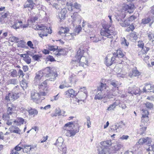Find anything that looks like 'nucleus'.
I'll use <instances>...</instances> for the list:
<instances>
[{
    "mask_svg": "<svg viewBox=\"0 0 154 154\" xmlns=\"http://www.w3.org/2000/svg\"><path fill=\"white\" fill-rule=\"evenodd\" d=\"M45 75V77H49V78L40 84L39 86V88L41 91L42 90H47V81L49 80L51 81H54L57 76V72L54 69H51L50 67H46L44 70Z\"/></svg>",
    "mask_w": 154,
    "mask_h": 154,
    "instance_id": "f257e3e1",
    "label": "nucleus"
},
{
    "mask_svg": "<svg viewBox=\"0 0 154 154\" xmlns=\"http://www.w3.org/2000/svg\"><path fill=\"white\" fill-rule=\"evenodd\" d=\"M74 125L73 122H70L67 123L65 124L63 127L64 130H66V135L67 136L71 137L74 136L76 133L79 131V128L75 130L73 129L72 125Z\"/></svg>",
    "mask_w": 154,
    "mask_h": 154,
    "instance_id": "f03ea898",
    "label": "nucleus"
},
{
    "mask_svg": "<svg viewBox=\"0 0 154 154\" xmlns=\"http://www.w3.org/2000/svg\"><path fill=\"white\" fill-rule=\"evenodd\" d=\"M103 29L101 30L100 34L108 38H113V30L111 25L108 23L104 24L103 25Z\"/></svg>",
    "mask_w": 154,
    "mask_h": 154,
    "instance_id": "7ed1b4c3",
    "label": "nucleus"
},
{
    "mask_svg": "<svg viewBox=\"0 0 154 154\" xmlns=\"http://www.w3.org/2000/svg\"><path fill=\"white\" fill-rule=\"evenodd\" d=\"M35 29L41 31L38 32V34L40 37L41 38H42L43 37L45 36H47L48 34L47 32H48L49 33H52L51 29H50V32L48 27H47L43 24H41L40 25H37L36 26Z\"/></svg>",
    "mask_w": 154,
    "mask_h": 154,
    "instance_id": "20e7f679",
    "label": "nucleus"
},
{
    "mask_svg": "<svg viewBox=\"0 0 154 154\" xmlns=\"http://www.w3.org/2000/svg\"><path fill=\"white\" fill-rule=\"evenodd\" d=\"M54 144L57 146L58 149L62 151V154H66L67 149L64 143V140L63 138L59 137Z\"/></svg>",
    "mask_w": 154,
    "mask_h": 154,
    "instance_id": "39448f33",
    "label": "nucleus"
},
{
    "mask_svg": "<svg viewBox=\"0 0 154 154\" xmlns=\"http://www.w3.org/2000/svg\"><path fill=\"white\" fill-rule=\"evenodd\" d=\"M66 5L68 6V9L70 11L78 13L81 10V5L77 2L72 4V2H68Z\"/></svg>",
    "mask_w": 154,
    "mask_h": 154,
    "instance_id": "423d86ee",
    "label": "nucleus"
},
{
    "mask_svg": "<svg viewBox=\"0 0 154 154\" xmlns=\"http://www.w3.org/2000/svg\"><path fill=\"white\" fill-rule=\"evenodd\" d=\"M72 19V23L73 26L81 22V16L78 14V13L74 12L73 15L71 16Z\"/></svg>",
    "mask_w": 154,
    "mask_h": 154,
    "instance_id": "0eeeda50",
    "label": "nucleus"
},
{
    "mask_svg": "<svg viewBox=\"0 0 154 154\" xmlns=\"http://www.w3.org/2000/svg\"><path fill=\"white\" fill-rule=\"evenodd\" d=\"M19 93H9L5 97V99L8 101H14L18 98L19 97Z\"/></svg>",
    "mask_w": 154,
    "mask_h": 154,
    "instance_id": "6e6552de",
    "label": "nucleus"
},
{
    "mask_svg": "<svg viewBox=\"0 0 154 154\" xmlns=\"http://www.w3.org/2000/svg\"><path fill=\"white\" fill-rule=\"evenodd\" d=\"M36 2V0H26L24 4V8H30L31 10H32L35 5Z\"/></svg>",
    "mask_w": 154,
    "mask_h": 154,
    "instance_id": "1a4fd4ad",
    "label": "nucleus"
},
{
    "mask_svg": "<svg viewBox=\"0 0 154 154\" xmlns=\"http://www.w3.org/2000/svg\"><path fill=\"white\" fill-rule=\"evenodd\" d=\"M140 88L135 86L133 88L129 87L128 89V93L132 95L140 94Z\"/></svg>",
    "mask_w": 154,
    "mask_h": 154,
    "instance_id": "9d476101",
    "label": "nucleus"
},
{
    "mask_svg": "<svg viewBox=\"0 0 154 154\" xmlns=\"http://www.w3.org/2000/svg\"><path fill=\"white\" fill-rule=\"evenodd\" d=\"M84 53V50L79 48V50L77 51L75 56V58L76 59L74 60V61L76 62H81V60L83 56Z\"/></svg>",
    "mask_w": 154,
    "mask_h": 154,
    "instance_id": "9b49d317",
    "label": "nucleus"
},
{
    "mask_svg": "<svg viewBox=\"0 0 154 154\" xmlns=\"http://www.w3.org/2000/svg\"><path fill=\"white\" fill-rule=\"evenodd\" d=\"M116 19L119 22L121 25L123 27H127L130 25V21L128 20H123L119 17H117Z\"/></svg>",
    "mask_w": 154,
    "mask_h": 154,
    "instance_id": "f8f14e48",
    "label": "nucleus"
},
{
    "mask_svg": "<svg viewBox=\"0 0 154 154\" xmlns=\"http://www.w3.org/2000/svg\"><path fill=\"white\" fill-rule=\"evenodd\" d=\"M31 96L34 102H37L40 98V94L35 90L32 91L31 92Z\"/></svg>",
    "mask_w": 154,
    "mask_h": 154,
    "instance_id": "ddd939ff",
    "label": "nucleus"
},
{
    "mask_svg": "<svg viewBox=\"0 0 154 154\" xmlns=\"http://www.w3.org/2000/svg\"><path fill=\"white\" fill-rule=\"evenodd\" d=\"M96 94L94 97L95 100H101L104 98L105 95V93L101 91L96 90Z\"/></svg>",
    "mask_w": 154,
    "mask_h": 154,
    "instance_id": "4468645a",
    "label": "nucleus"
},
{
    "mask_svg": "<svg viewBox=\"0 0 154 154\" xmlns=\"http://www.w3.org/2000/svg\"><path fill=\"white\" fill-rule=\"evenodd\" d=\"M8 107L7 108V111L8 113L11 114L13 115L14 114V110H15L16 106L14 104L10 103L9 105H7Z\"/></svg>",
    "mask_w": 154,
    "mask_h": 154,
    "instance_id": "2eb2a0df",
    "label": "nucleus"
},
{
    "mask_svg": "<svg viewBox=\"0 0 154 154\" xmlns=\"http://www.w3.org/2000/svg\"><path fill=\"white\" fill-rule=\"evenodd\" d=\"M115 57L113 56L111 57L110 60L108 59L107 57H106L105 58V63L107 66H109L112 65L113 63H116L115 60L116 59H115Z\"/></svg>",
    "mask_w": 154,
    "mask_h": 154,
    "instance_id": "dca6fc26",
    "label": "nucleus"
},
{
    "mask_svg": "<svg viewBox=\"0 0 154 154\" xmlns=\"http://www.w3.org/2000/svg\"><path fill=\"white\" fill-rule=\"evenodd\" d=\"M65 93L66 96L67 97H73L74 96H76L77 94V93L75 92L72 89H70L67 91Z\"/></svg>",
    "mask_w": 154,
    "mask_h": 154,
    "instance_id": "f3484780",
    "label": "nucleus"
},
{
    "mask_svg": "<svg viewBox=\"0 0 154 154\" xmlns=\"http://www.w3.org/2000/svg\"><path fill=\"white\" fill-rule=\"evenodd\" d=\"M134 7V6L133 4H130L125 5L124 7V9H125V10L127 11L128 12L131 13L133 11Z\"/></svg>",
    "mask_w": 154,
    "mask_h": 154,
    "instance_id": "a211bd4d",
    "label": "nucleus"
},
{
    "mask_svg": "<svg viewBox=\"0 0 154 154\" xmlns=\"http://www.w3.org/2000/svg\"><path fill=\"white\" fill-rule=\"evenodd\" d=\"M28 112L30 116L33 115V117L37 115L38 111L35 109L32 108L30 107L28 108Z\"/></svg>",
    "mask_w": 154,
    "mask_h": 154,
    "instance_id": "6ab92c4d",
    "label": "nucleus"
},
{
    "mask_svg": "<svg viewBox=\"0 0 154 154\" xmlns=\"http://www.w3.org/2000/svg\"><path fill=\"white\" fill-rule=\"evenodd\" d=\"M113 57H115V59H116L117 57L122 58L125 56V54L119 50L116 51V52L113 53Z\"/></svg>",
    "mask_w": 154,
    "mask_h": 154,
    "instance_id": "aec40b11",
    "label": "nucleus"
},
{
    "mask_svg": "<svg viewBox=\"0 0 154 154\" xmlns=\"http://www.w3.org/2000/svg\"><path fill=\"white\" fill-rule=\"evenodd\" d=\"M87 91L85 90L84 92H82L81 93V95H80V97L81 98L80 100H78L77 101V102L79 103L80 101H82L84 102H85L87 96Z\"/></svg>",
    "mask_w": 154,
    "mask_h": 154,
    "instance_id": "412c9836",
    "label": "nucleus"
},
{
    "mask_svg": "<svg viewBox=\"0 0 154 154\" xmlns=\"http://www.w3.org/2000/svg\"><path fill=\"white\" fill-rule=\"evenodd\" d=\"M66 8H63L61 10L60 12L58 14V17L61 20L64 19L65 17V15L67 13Z\"/></svg>",
    "mask_w": 154,
    "mask_h": 154,
    "instance_id": "4be33fe9",
    "label": "nucleus"
},
{
    "mask_svg": "<svg viewBox=\"0 0 154 154\" xmlns=\"http://www.w3.org/2000/svg\"><path fill=\"white\" fill-rule=\"evenodd\" d=\"M107 86L106 84L101 83L100 85L98 86L97 90L102 91L103 92L106 93Z\"/></svg>",
    "mask_w": 154,
    "mask_h": 154,
    "instance_id": "5701e85b",
    "label": "nucleus"
},
{
    "mask_svg": "<svg viewBox=\"0 0 154 154\" xmlns=\"http://www.w3.org/2000/svg\"><path fill=\"white\" fill-rule=\"evenodd\" d=\"M143 124H141L140 126L142 127L137 131L138 133L140 135H143V134H145V132L146 129V127H143Z\"/></svg>",
    "mask_w": 154,
    "mask_h": 154,
    "instance_id": "b1692460",
    "label": "nucleus"
},
{
    "mask_svg": "<svg viewBox=\"0 0 154 154\" xmlns=\"http://www.w3.org/2000/svg\"><path fill=\"white\" fill-rule=\"evenodd\" d=\"M98 154H106L107 149L106 147H100L98 149Z\"/></svg>",
    "mask_w": 154,
    "mask_h": 154,
    "instance_id": "393cba45",
    "label": "nucleus"
},
{
    "mask_svg": "<svg viewBox=\"0 0 154 154\" xmlns=\"http://www.w3.org/2000/svg\"><path fill=\"white\" fill-rule=\"evenodd\" d=\"M100 144L102 146V147H105L108 146H109L112 144V143L110 140H106L100 143Z\"/></svg>",
    "mask_w": 154,
    "mask_h": 154,
    "instance_id": "a878e982",
    "label": "nucleus"
},
{
    "mask_svg": "<svg viewBox=\"0 0 154 154\" xmlns=\"http://www.w3.org/2000/svg\"><path fill=\"white\" fill-rule=\"evenodd\" d=\"M14 124L15 123V125L18 126L23 124L24 122V119L22 118H19L18 119L17 121L14 120Z\"/></svg>",
    "mask_w": 154,
    "mask_h": 154,
    "instance_id": "bb28decb",
    "label": "nucleus"
},
{
    "mask_svg": "<svg viewBox=\"0 0 154 154\" xmlns=\"http://www.w3.org/2000/svg\"><path fill=\"white\" fill-rule=\"evenodd\" d=\"M90 38L93 42L96 43L100 41V39L99 38L98 35H94L91 36L90 37Z\"/></svg>",
    "mask_w": 154,
    "mask_h": 154,
    "instance_id": "cd10ccee",
    "label": "nucleus"
},
{
    "mask_svg": "<svg viewBox=\"0 0 154 154\" xmlns=\"http://www.w3.org/2000/svg\"><path fill=\"white\" fill-rule=\"evenodd\" d=\"M13 115L11 114H10L8 113V112H6L5 113H4L3 115L2 118L3 120H8V119H11V116H12Z\"/></svg>",
    "mask_w": 154,
    "mask_h": 154,
    "instance_id": "c85d7f7f",
    "label": "nucleus"
},
{
    "mask_svg": "<svg viewBox=\"0 0 154 154\" xmlns=\"http://www.w3.org/2000/svg\"><path fill=\"white\" fill-rule=\"evenodd\" d=\"M120 125L118 124H116L112 126L111 128V129L112 131H116V132H119V128L120 127Z\"/></svg>",
    "mask_w": 154,
    "mask_h": 154,
    "instance_id": "c756f323",
    "label": "nucleus"
},
{
    "mask_svg": "<svg viewBox=\"0 0 154 154\" xmlns=\"http://www.w3.org/2000/svg\"><path fill=\"white\" fill-rule=\"evenodd\" d=\"M69 31V29L68 28H64L63 27H61L60 30L59 32L58 33L59 34L63 36V35H62V34H65L67 33Z\"/></svg>",
    "mask_w": 154,
    "mask_h": 154,
    "instance_id": "7c9ffc66",
    "label": "nucleus"
},
{
    "mask_svg": "<svg viewBox=\"0 0 154 154\" xmlns=\"http://www.w3.org/2000/svg\"><path fill=\"white\" fill-rule=\"evenodd\" d=\"M43 76V72L42 71H39L36 73L35 78L36 80H39Z\"/></svg>",
    "mask_w": 154,
    "mask_h": 154,
    "instance_id": "2f4dec72",
    "label": "nucleus"
},
{
    "mask_svg": "<svg viewBox=\"0 0 154 154\" xmlns=\"http://www.w3.org/2000/svg\"><path fill=\"white\" fill-rule=\"evenodd\" d=\"M7 82L8 84L16 85L18 83V81L17 79H12L8 80Z\"/></svg>",
    "mask_w": 154,
    "mask_h": 154,
    "instance_id": "473e14b6",
    "label": "nucleus"
},
{
    "mask_svg": "<svg viewBox=\"0 0 154 154\" xmlns=\"http://www.w3.org/2000/svg\"><path fill=\"white\" fill-rule=\"evenodd\" d=\"M132 71V76H137L140 75V72L136 67L134 68Z\"/></svg>",
    "mask_w": 154,
    "mask_h": 154,
    "instance_id": "72a5a7b5",
    "label": "nucleus"
},
{
    "mask_svg": "<svg viewBox=\"0 0 154 154\" xmlns=\"http://www.w3.org/2000/svg\"><path fill=\"white\" fill-rule=\"evenodd\" d=\"M57 50L58 53L56 54V55L58 56H60L61 55H64L65 54L66 51L64 49L61 48H58Z\"/></svg>",
    "mask_w": 154,
    "mask_h": 154,
    "instance_id": "f704fd0d",
    "label": "nucleus"
},
{
    "mask_svg": "<svg viewBox=\"0 0 154 154\" xmlns=\"http://www.w3.org/2000/svg\"><path fill=\"white\" fill-rule=\"evenodd\" d=\"M142 138L144 143H146V144L147 145L148 144L149 146H150L149 144H150L152 142L151 138L147 137L146 138Z\"/></svg>",
    "mask_w": 154,
    "mask_h": 154,
    "instance_id": "c9c22d12",
    "label": "nucleus"
},
{
    "mask_svg": "<svg viewBox=\"0 0 154 154\" xmlns=\"http://www.w3.org/2000/svg\"><path fill=\"white\" fill-rule=\"evenodd\" d=\"M122 147V146L120 143H117L116 145L114 147L113 149L115 152H116L117 151L120 150Z\"/></svg>",
    "mask_w": 154,
    "mask_h": 154,
    "instance_id": "e433bc0d",
    "label": "nucleus"
},
{
    "mask_svg": "<svg viewBox=\"0 0 154 154\" xmlns=\"http://www.w3.org/2000/svg\"><path fill=\"white\" fill-rule=\"evenodd\" d=\"M21 87L23 89L24 88H26L27 87V84L26 80L25 79L23 80L20 83Z\"/></svg>",
    "mask_w": 154,
    "mask_h": 154,
    "instance_id": "4c0bfd02",
    "label": "nucleus"
},
{
    "mask_svg": "<svg viewBox=\"0 0 154 154\" xmlns=\"http://www.w3.org/2000/svg\"><path fill=\"white\" fill-rule=\"evenodd\" d=\"M121 43L122 45L124 46H128L129 45V43L127 42L125 38H122L121 40Z\"/></svg>",
    "mask_w": 154,
    "mask_h": 154,
    "instance_id": "58836bf2",
    "label": "nucleus"
},
{
    "mask_svg": "<svg viewBox=\"0 0 154 154\" xmlns=\"http://www.w3.org/2000/svg\"><path fill=\"white\" fill-rule=\"evenodd\" d=\"M114 95L111 92H107L106 93H105V95L104 98H113Z\"/></svg>",
    "mask_w": 154,
    "mask_h": 154,
    "instance_id": "ea45409f",
    "label": "nucleus"
},
{
    "mask_svg": "<svg viewBox=\"0 0 154 154\" xmlns=\"http://www.w3.org/2000/svg\"><path fill=\"white\" fill-rule=\"evenodd\" d=\"M148 36L149 38V39L152 42H154V35L153 34L152 32H149L148 33Z\"/></svg>",
    "mask_w": 154,
    "mask_h": 154,
    "instance_id": "a19ab883",
    "label": "nucleus"
},
{
    "mask_svg": "<svg viewBox=\"0 0 154 154\" xmlns=\"http://www.w3.org/2000/svg\"><path fill=\"white\" fill-rule=\"evenodd\" d=\"M12 128H14L15 129V130H14L12 131L13 132L19 134H20L21 130L15 126H12Z\"/></svg>",
    "mask_w": 154,
    "mask_h": 154,
    "instance_id": "79ce46f5",
    "label": "nucleus"
},
{
    "mask_svg": "<svg viewBox=\"0 0 154 154\" xmlns=\"http://www.w3.org/2000/svg\"><path fill=\"white\" fill-rule=\"evenodd\" d=\"M10 76L12 77H17V72L15 69H12L10 72Z\"/></svg>",
    "mask_w": 154,
    "mask_h": 154,
    "instance_id": "37998d69",
    "label": "nucleus"
},
{
    "mask_svg": "<svg viewBox=\"0 0 154 154\" xmlns=\"http://www.w3.org/2000/svg\"><path fill=\"white\" fill-rule=\"evenodd\" d=\"M151 21V19L149 17H147L142 19V23L143 24H147L149 23Z\"/></svg>",
    "mask_w": 154,
    "mask_h": 154,
    "instance_id": "c03bdc74",
    "label": "nucleus"
},
{
    "mask_svg": "<svg viewBox=\"0 0 154 154\" xmlns=\"http://www.w3.org/2000/svg\"><path fill=\"white\" fill-rule=\"evenodd\" d=\"M110 84L114 88L117 87L118 88V82L114 80H112L110 82Z\"/></svg>",
    "mask_w": 154,
    "mask_h": 154,
    "instance_id": "a18cd8bd",
    "label": "nucleus"
},
{
    "mask_svg": "<svg viewBox=\"0 0 154 154\" xmlns=\"http://www.w3.org/2000/svg\"><path fill=\"white\" fill-rule=\"evenodd\" d=\"M10 17V13L8 12H6L2 15V18L3 19H5L7 18L8 19Z\"/></svg>",
    "mask_w": 154,
    "mask_h": 154,
    "instance_id": "49530a36",
    "label": "nucleus"
},
{
    "mask_svg": "<svg viewBox=\"0 0 154 154\" xmlns=\"http://www.w3.org/2000/svg\"><path fill=\"white\" fill-rule=\"evenodd\" d=\"M20 144H19L18 145L16 146L14 148L13 150H15V151H16L17 152H18L20 150L22 149H23V147H22V145H21V146H19V145H20Z\"/></svg>",
    "mask_w": 154,
    "mask_h": 154,
    "instance_id": "de8ad7c7",
    "label": "nucleus"
},
{
    "mask_svg": "<svg viewBox=\"0 0 154 154\" xmlns=\"http://www.w3.org/2000/svg\"><path fill=\"white\" fill-rule=\"evenodd\" d=\"M145 106L148 109H151L153 107V105L152 103L146 102L145 103Z\"/></svg>",
    "mask_w": 154,
    "mask_h": 154,
    "instance_id": "09e8293b",
    "label": "nucleus"
},
{
    "mask_svg": "<svg viewBox=\"0 0 154 154\" xmlns=\"http://www.w3.org/2000/svg\"><path fill=\"white\" fill-rule=\"evenodd\" d=\"M149 114V112L146 109H143L142 110V117H144L148 116Z\"/></svg>",
    "mask_w": 154,
    "mask_h": 154,
    "instance_id": "8fccbe9b",
    "label": "nucleus"
},
{
    "mask_svg": "<svg viewBox=\"0 0 154 154\" xmlns=\"http://www.w3.org/2000/svg\"><path fill=\"white\" fill-rule=\"evenodd\" d=\"M137 46L139 48H143L144 46V43L142 41H139L138 42Z\"/></svg>",
    "mask_w": 154,
    "mask_h": 154,
    "instance_id": "3c124183",
    "label": "nucleus"
},
{
    "mask_svg": "<svg viewBox=\"0 0 154 154\" xmlns=\"http://www.w3.org/2000/svg\"><path fill=\"white\" fill-rule=\"evenodd\" d=\"M130 36L135 40H136L137 38V35H136V33L134 32H132L130 34Z\"/></svg>",
    "mask_w": 154,
    "mask_h": 154,
    "instance_id": "603ef678",
    "label": "nucleus"
},
{
    "mask_svg": "<svg viewBox=\"0 0 154 154\" xmlns=\"http://www.w3.org/2000/svg\"><path fill=\"white\" fill-rule=\"evenodd\" d=\"M23 60L27 63L29 64L31 62V59L29 57H28L23 59Z\"/></svg>",
    "mask_w": 154,
    "mask_h": 154,
    "instance_id": "864d4df0",
    "label": "nucleus"
},
{
    "mask_svg": "<svg viewBox=\"0 0 154 154\" xmlns=\"http://www.w3.org/2000/svg\"><path fill=\"white\" fill-rule=\"evenodd\" d=\"M58 49L57 46H50L48 47V49L50 51H55Z\"/></svg>",
    "mask_w": 154,
    "mask_h": 154,
    "instance_id": "5fc2aeb1",
    "label": "nucleus"
},
{
    "mask_svg": "<svg viewBox=\"0 0 154 154\" xmlns=\"http://www.w3.org/2000/svg\"><path fill=\"white\" fill-rule=\"evenodd\" d=\"M116 105L115 103H113L112 104L110 105V106L108 108L107 110L109 111L113 109L116 107Z\"/></svg>",
    "mask_w": 154,
    "mask_h": 154,
    "instance_id": "6e6d98bb",
    "label": "nucleus"
},
{
    "mask_svg": "<svg viewBox=\"0 0 154 154\" xmlns=\"http://www.w3.org/2000/svg\"><path fill=\"white\" fill-rule=\"evenodd\" d=\"M149 49L150 48L149 47H145L144 48H142V50L143 51V54H146L147 52L149 51Z\"/></svg>",
    "mask_w": 154,
    "mask_h": 154,
    "instance_id": "4d7b16f0",
    "label": "nucleus"
},
{
    "mask_svg": "<svg viewBox=\"0 0 154 154\" xmlns=\"http://www.w3.org/2000/svg\"><path fill=\"white\" fill-rule=\"evenodd\" d=\"M7 120V121L6 122V124L8 125H12L13 122H14V121L12 120V118L11 119H8Z\"/></svg>",
    "mask_w": 154,
    "mask_h": 154,
    "instance_id": "13d9d810",
    "label": "nucleus"
},
{
    "mask_svg": "<svg viewBox=\"0 0 154 154\" xmlns=\"http://www.w3.org/2000/svg\"><path fill=\"white\" fill-rule=\"evenodd\" d=\"M30 146H31V145H28L27 144H24V145H22V147H23V151H25V150H27L28 149H29V148H28V147H29Z\"/></svg>",
    "mask_w": 154,
    "mask_h": 154,
    "instance_id": "bf43d9fd",
    "label": "nucleus"
},
{
    "mask_svg": "<svg viewBox=\"0 0 154 154\" xmlns=\"http://www.w3.org/2000/svg\"><path fill=\"white\" fill-rule=\"evenodd\" d=\"M55 112H56V114L58 115V116H61V110L60 109H56L55 110Z\"/></svg>",
    "mask_w": 154,
    "mask_h": 154,
    "instance_id": "052dcab7",
    "label": "nucleus"
},
{
    "mask_svg": "<svg viewBox=\"0 0 154 154\" xmlns=\"http://www.w3.org/2000/svg\"><path fill=\"white\" fill-rule=\"evenodd\" d=\"M148 116H144V117H142V120L141 121L142 122H146L148 121Z\"/></svg>",
    "mask_w": 154,
    "mask_h": 154,
    "instance_id": "680f3d73",
    "label": "nucleus"
},
{
    "mask_svg": "<svg viewBox=\"0 0 154 154\" xmlns=\"http://www.w3.org/2000/svg\"><path fill=\"white\" fill-rule=\"evenodd\" d=\"M20 110L21 112L24 114H26V112H28V109H26L23 107H21L20 108Z\"/></svg>",
    "mask_w": 154,
    "mask_h": 154,
    "instance_id": "e2e57ef3",
    "label": "nucleus"
},
{
    "mask_svg": "<svg viewBox=\"0 0 154 154\" xmlns=\"http://www.w3.org/2000/svg\"><path fill=\"white\" fill-rule=\"evenodd\" d=\"M40 56L38 55V54H35V55H34L32 56V58L35 60L36 61H38L39 58H40Z\"/></svg>",
    "mask_w": 154,
    "mask_h": 154,
    "instance_id": "0e129e2a",
    "label": "nucleus"
},
{
    "mask_svg": "<svg viewBox=\"0 0 154 154\" xmlns=\"http://www.w3.org/2000/svg\"><path fill=\"white\" fill-rule=\"evenodd\" d=\"M47 59L49 61H51V62H53L54 61H55V60L54 59V58L52 56H51L50 55L48 56L47 57Z\"/></svg>",
    "mask_w": 154,
    "mask_h": 154,
    "instance_id": "69168bd1",
    "label": "nucleus"
},
{
    "mask_svg": "<svg viewBox=\"0 0 154 154\" xmlns=\"http://www.w3.org/2000/svg\"><path fill=\"white\" fill-rule=\"evenodd\" d=\"M58 94H58L54 96L51 99V101H53L54 100H58L59 98V97L58 96Z\"/></svg>",
    "mask_w": 154,
    "mask_h": 154,
    "instance_id": "338daca9",
    "label": "nucleus"
},
{
    "mask_svg": "<svg viewBox=\"0 0 154 154\" xmlns=\"http://www.w3.org/2000/svg\"><path fill=\"white\" fill-rule=\"evenodd\" d=\"M70 86L68 85H67L66 83H65L62 85H60L59 86V88L60 89H62L65 87H68Z\"/></svg>",
    "mask_w": 154,
    "mask_h": 154,
    "instance_id": "774afa93",
    "label": "nucleus"
}]
</instances>
